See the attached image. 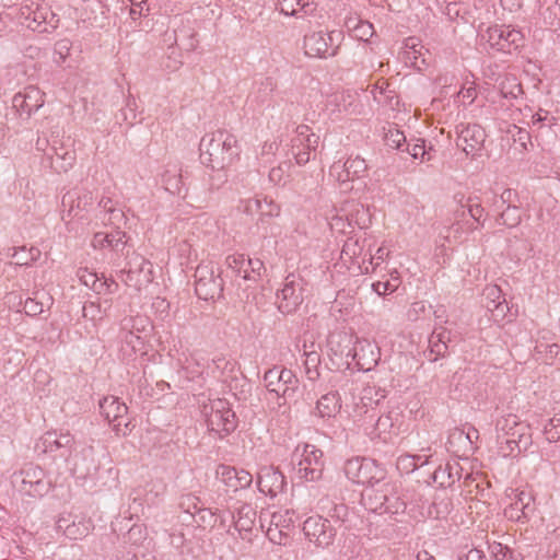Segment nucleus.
Wrapping results in <instances>:
<instances>
[{
	"instance_id": "f257e3e1",
	"label": "nucleus",
	"mask_w": 560,
	"mask_h": 560,
	"mask_svg": "<svg viewBox=\"0 0 560 560\" xmlns=\"http://www.w3.org/2000/svg\"><path fill=\"white\" fill-rule=\"evenodd\" d=\"M199 149L201 162L211 168H225L240 155L235 136L221 129L206 133Z\"/></svg>"
},
{
	"instance_id": "f03ea898",
	"label": "nucleus",
	"mask_w": 560,
	"mask_h": 560,
	"mask_svg": "<svg viewBox=\"0 0 560 560\" xmlns=\"http://www.w3.org/2000/svg\"><path fill=\"white\" fill-rule=\"evenodd\" d=\"M324 463L323 451L313 444H300L292 454L293 470L301 481L319 480L323 476Z\"/></svg>"
},
{
	"instance_id": "7ed1b4c3",
	"label": "nucleus",
	"mask_w": 560,
	"mask_h": 560,
	"mask_svg": "<svg viewBox=\"0 0 560 560\" xmlns=\"http://www.w3.org/2000/svg\"><path fill=\"white\" fill-rule=\"evenodd\" d=\"M394 488L385 480L370 486L362 492V503L366 510L377 514H397L405 508L404 502L394 493Z\"/></svg>"
},
{
	"instance_id": "20e7f679",
	"label": "nucleus",
	"mask_w": 560,
	"mask_h": 560,
	"mask_svg": "<svg viewBox=\"0 0 560 560\" xmlns=\"http://www.w3.org/2000/svg\"><path fill=\"white\" fill-rule=\"evenodd\" d=\"M346 477L353 483L376 486L386 479V469L375 459L369 457H352L345 463Z\"/></svg>"
},
{
	"instance_id": "39448f33",
	"label": "nucleus",
	"mask_w": 560,
	"mask_h": 560,
	"mask_svg": "<svg viewBox=\"0 0 560 560\" xmlns=\"http://www.w3.org/2000/svg\"><path fill=\"white\" fill-rule=\"evenodd\" d=\"M485 208L481 206L478 197H468L466 203L462 205V211H455V222L446 228V235L444 238L450 242L451 236L457 241L462 233H470L478 229V225L483 226Z\"/></svg>"
},
{
	"instance_id": "423d86ee",
	"label": "nucleus",
	"mask_w": 560,
	"mask_h": 560,
	"mask_svg": "<svg viewBox=\"0 0 560 560\" xmlns=\"http://www.w3.org/2000/svg\"><path fill=\"white\" fill-rule=\"evenodd\" d=\"M12 485L22 493L30 497H43L51 488V481L39 466L26 464L12 475Z\"/></svg>"
},
{
	"instance_id": "0eeeda50",
	"label": "nucleus",
	"mask_w": 560,
	"mask_h": 560,
	"mask_svg": "<svg viewBox=\"0 0 560 560\" xmlns=\"http://www.w3.org/2000/svg\"><path fill=\"white\" fill-rule=\"evenodd\" d=\"M195 291L199 299L209 301L220 299L223 292V279L220 267L211 261H201L195 270Z\"/></svg>"
},
{
	"instance_id": "6e6552de",
	"label": "nucleus",
	"mask_w": 560,
	"mask_h": 560,
	"mask_svg": "<svg viewBox=\"0 0 560 560\" xmlns=\"http://www.w3.org/2000/svg\"><path fill=\"white\" fill-rule=\"evenodd\" d=\"M66 462L73 477L84 481H93L100 469L96 451L88 444H75Z\"/></svg>"
},
{
	"instance_id": "1a4fd4ad",
	"label": "nucleus",
	"mask_w": 560,
	"mask_h": 560,
	"mask_svg": "<svg viewBox=\"0 0 560 560\" xmlns=\"http://www.w3.org/2000/svg\"><path fill=\"white\" fill-rule=\"evenodd\" d=\"M306 280L299 273H289L277 293V307L284 315L293 314L304 301Z\"/></svg>"
},
{
	"instance_id": "9d476101",
	"label": "nucleus",
	"mask_w": 560,
	"mask_h": 560,
	"mask_svg": "<svg viewBox=\"0 0 560 560\" xmlns=\"http://www.w3.org/2000/svg\"><path fill=\"white\" fill-rule=\"evenodd\" d=\"M265 386L269 394H273L277 399H283L285 404L295 396L299 388V378L289 369L273 366L264 375ZM282 402H279L281 406Z\"/></svg>"
},
{
	"instance_id": "9b49d317",
	"label": "nucleus",
	"mask_w": 560,
	"mask_h": 560,
	"mask_svg": "<svg viewBox=\"0 0 560 560\" xmlns=\"http://www.w3.org/2000/svg\"><path fill=\"white\" fill-rule=\"evenodd\" d=\"M207 427L212 433L218 434L220 439L229 435L236 429V416L230 408L229 402L223 399H217L206 407Z\"/></svg>"
},
{
	"instance_id": "f8f14e48",
	"label": "nucleus",
	"mask_w": 560,
	"mask_h": 560,
	"mask_svg": "<svg viewBox=\"0 0 560 560\" xmlns=\"http://www.w3.org/2000/svg\"><path fill=\"white\" fill-rule=\"evenodd\" d=\"M100 412L112 425L117 435H128L133 425L128 417V407L116 396H106L100 400Z\"/></svg>"
},
{
	"instance_id": "ddd939ff",
	"label": "nucleus",
	"mask_w": 560,
	"mask_h": 560,
	"mask_svg": "<svg viewBox=\"0 0 560 560\" xmlns=\"http://www.w3.org/2000/svg\"><path fill=\"white\" fill-rule=\"evenodd\" d=\"M94 203L92 191L85 188H73L68 190L61 199V219L66 222L68 230L71 231L70 221L72 219H84V213Z\"/></svg>"
},
{
	"instance_id": "4468645a",
	"label": "nucleus",
	"mask_w": 560,
	"mask_h": 560,
	"mask_svg": "<svg viewBox=\"0 0 560 560\" xmlns=\"http://www.w3.org/2000/svg\"><path fill=\"white\" fill-rule=\"evenodd\" d=\"M75 444L74 436L70 432L47 431L36 442L35 450L67 459Z\"/></svg>"
},
{
	"instance_id": "2eb2a0df",
	"label": "nucleus",
	"mask_w": 560,
	"mask_h": 560,
	"mask_svg": "<svg viewBox=\"0 0 560 560\" xmlns=\"http://www.w3.org/2000/svg\"><path fill=\"white\" fill-rule=\"evenodd\" d=\"M335 32H312L303 40L304 54L311 58H328L337 55L339 45H334Z\"/></svg>"
},
{
	"instance_id": "dca6fc26",
	"label": "nucleus",
	"mask_w": 560,
	"mask_h": 560,
	"mask_svg": "<svg viewBox=\"0 0 560 560\" xmlns=\"http://www.w3.org/2000/svg\"><path fill=\"white\" fill-rule=\"evenodd\" d=\"M303 532L311 542L322 548L330 546L336 537V529L330 521L319 515L307 517L303 523Z\"/></svg>"
},
{
	"instance_id": "f3484780",
	"label": "nucleus",
	"mask_w": 560,
	"mask_h": 560,
	"mask_svg": "<svg viewBox=\"0 0 560 560\" xmlns=\"http://www.w3.org/2000/svg\"><path fill=\"white\" fill-rule=\"evenodd\" d=\"M523 38L521 31L505 25L490 26L486 33L482 34V39L498 51H510L512 47H520L523 43Z\"/></svg>"
},
{
	"instance_id": "a211bd4d",
	"label": "nucleus",
	"mask_w": 560,
	"mask_h": 560,
	"mask_svg": "<svg viewBox=\"0 0 560 560\" xmlns=\"http://www.w3.org/2000/svg\"><path fill=\"white\" fill-rule=\"evenodd\" d=\"M350 355L361 370L370 371L377 364L381 352L375 342L368 339H358L346 353V357Z\"/></svg>"
},
{
	"instance_id": "6ab92c4d",
	"label": "nucleus",
	"mask_w": 560,
	"mask_h": 560,
	"mask_svg": "<svg viewBox=\"0 0 560 560\" xmlns=\"http://www.w3.org/2000/svg\"><path fill=\"white\" fill-rule=\"evenodd\" d=\"M457 147L471 156L481 150L486 140L485 129L477 124L457 126Z\"/></svg>"
},
{
	"instance_id": "aec40b11",
	"label": "nucleus",
	"mask_w": 560,
	"mask_h": 560,
	"mask_svg": "<svg viewBox=\"0 0 560 560\" xmlns=\"http://www.w3.org/2000/svg\"><path fill=\"white\" fill-rule=\"evenodd\" d=\"M368 171V164L364 159L357 155L350 156L347 161L335 162L329 170L330 176L335 177L340 184H347L354 178L364 176Z\"/></svg>"
},
{
	"instance_id": "412c9836",
	"label": "nucleus",
	"mask_w": 560,
	"mask_h": 560,
	"mask_svg": "<svg viewBox=\"0 0 560 560\" xmlns=\"http://www.w3.org/2000/svg\"><path fill=\"white\" fill-rule=\"evenodd\" d=\"M257 487L261 493L275 498L285 490L287 480L278 468L262 466L257 475Z\"/></svg>"
},
{
	"instance_id": "4be33fe9",
	"label": "nucleus",
	"mask_w": 560,
	"mask_h": 560,
	"mask_svg": "<svg viewBox=\"0 0 560 560\" xmlns=\"http://www.w3.org/2000/svg\"><path fill=\"white\" fill-rule=\"evenodd\" d=\"M217 478L225 485V487L237 492L238 490L247 489L253 483V476L249 471L243 468H236L229 465H219L217 468Z\"/></svg>"
},
{
	"instance_id": "5701e85b",
	"label": "nucleus",
	"mask_w": 560,
	"mask_h": 560,
	"mask_svg": "<svg viewBox=\"0 0 560 560\" xmlns=\"http://www.w3.org/2000/svg\"><path fill=\"white\" fill-rule=\"evenodd\" d=\"M59 16L49 7L36 3L32 21L26 27L38 33H50L59 25Z\"/></svg>"
},
{
	"instance_id": "b1692460",
	"label": "nucleus",
	"mask_w": 560,
	"mask_h": 560,
	"mask_svg": "<svg viewBox=\"0 0 560 560\" xmlns=\"http://www.w3.org/2000/svg\"><path fill=\"white\" fill-rule=\"evenodd\" d=\"M365 431L372 441L387 444L398 435L399 429L395 424L393 415L388 412L380 416L371 430L366 428Z\"/></svg>"
},
{
	"instance_id": "393cba45",
	"label": "nucleus",
	"mask_w": 560,
	"mask_h": 560,
	"mask_svg": "<svg viewBox=\"0 0 560 560\" xmlns=\"http://www.w3.org/2000/svg\"><path fill=\"white\" fill-rule=\"evenodd\" d=\"M92 246L95 249L110 248L121 255H128V250L125 253L128 246L127 235L121 230H116L112 233H95L92 238Z\"/></svg>"
},
{
	"instance_id": "a878e982",
	"label": "nucleus",
	"mask_w": 560,
	"mask_h": 560,
	"mask_svg": "<svg viewBox=\"0 0 560 560\" xmlns=\"http://www.w3.org/2000/svg\"><path fill=\"white\" fill-rule=\"evenodd\" d=\"M535 511V504L532 495L525 491L516 494L515 500L505 509V515L511 520L521 522L528 518Z\"/></svg>"
},
{
	"instance_id": "bb28decb",
	"label": "nucleus",
	"mask_w": 560,
	"mask_h": 560,
	"mask_svg": "<svg viewBox=\"0 0 560 560\" xmlns=\"http://www.w3.org/2000/svg\"><path fill=\"white\" fill-rule=\"evenodd\" d=\"M463 468L456 462L440 465L431 475L433 483L440 488H450L462 478Z\"/></svg>"
},
{
	"instance_id": "cd10ccee",
	"label": "nucleus",
	"mask_w": 560,
	"mask_h": 560,
	"mask_svg": "<svg viewBox=\"0 0 560 560\" xmlns=\"http://www.w3.org/2000/svg\"><path fill=\"white\" fill-rule=\"evenodd\" d=\"M450 332L445 329H442L441 331L434 330L430 338H429V348L424 351V357L430 362H435L440 358L446 357L448 352V346L447 341L450 340L448 337Z\"/></svg>"
},
{
	"instance_id": "c85d7f7f",
	"label": "nucleus",
	"mask_w": 560,
	"mask_h": 560,
	"mask_svg": "<svg viewBox=\"0 0 560 560\" xmlns=\"http://www.w3.org/2000/svg\"><path fill=\"white\" fill-rule=\"evenodd\" d=\"M78 277L82 284L91 288L97 294H110L114 293L115 289L118 288V284L114 280H110V282H108L107 279H105L104 277L98 278L95 272L89 271L88 269H80L78 271Z\"/></svg>"
},
{
	"instance_id": "c756f323",
	"label": "nucleus",
	"mask_w": 560,
	"mask_h": 560,
	"mask_svg": "<svg viewBox=\"0 0 560 560\" xmlns=\"http://www.w3.org/2000/svg\"><path fill=\"white\" fill-rule=\"evenodd\" d=\"M425 55H429V51L417 43L416 38L410 37L406 40L404 50V60L406 63L422 71L424 67L428 66Z\"/></svg>"
},
{
	"instance_id": "7c9ffc66",
	"label": "nucleus",
	"mask_w": 560,
	"mask_h": 560,
	"mask_svg": "<svg viewBox=\"0 0 560 560\" xmlns=\"http://www.w3.org/2000/svg\"><path fill=\"white\" fill-rule=\"evenodd\" d=\"M162 183L166 191L172 195L185 197L187 189L183 180L182 170L177 165H170L162 174Z\"/></svg>"
},
{
	"instance_id": "2f4dec72",
	"label": "nucleus",
	"mask_w": 560,
	"mask_h": 560,
	"mask_svg": "<svg viewBox=\"0 0 560 560\" xmlns=\"http://www.w3.org/2000/svg\"><path fill=\"white\" fill-rule=\"evenodd\" d=\"M231 516L234 527L240 534L250 533L256 523L257 512L252 504L243 503L236 514L233 513Z\"/></svg>"
},
{
	"instance_id": "473e14b6",
	"label": "nucleus",
	"mask_w": 560,
	"mask_h": 560,
	"mask_svg": "<svg viewBox=\"0 0 560 560\" xmlns=\"http://www.w3.org/2000/svg\"><path fill=\"white\" fill-rule=\"evenodd\" d=\"M341 409V398L338 392L323 395L316 402V412L320 418H334Z\"/></svg>"
},
{
	"instance_id": "72a5a7b5",
	"label": "nucleus",
	"mask_w": 560,
	"mask_h": 560,
	"mask_svg": "<svg viewBox=\"0 0 560 560\" xmlns=\"http://www.w3.org/2000/svg\"><path fill=\"white\" fill-rule=\"evenodd\" d=\"M347 220L349 228L368 229L371 224L370 210L359 202H352L347 210Z\"/></svg>"
},
{
	"instance_id": "f704fd0d",
	"label": "nucleus",
	"mask_w": 560,
	"mask_h": 560,
	"mask_svg": "<svg viewBox=\"0 0 560 560\" xmlns=\"http://www.w3.org/2000/svg\"><path fill=\"white\" fill-rule=\"evenodd\" d=\"M383 140L387 148L405 152L407 139L396 124L387 122L383 127Z\"/></svg>"
},
{
	"instance_id": "c9c22d12",
	"label": "nucleus",
	"mask_w": 560,
	"mask_h": 560,
	"mask_svg": "<svg viewBox=\"0 0 560 560\" xmlns=\"http://www.w3.org/2000/svg\"><path fill=\"white\" fill-rule=\"evenodd\" d=\"M315 345L311 343L310 347L306 343L303 345V357L304 360V369L307 380L315 382L319 377L318 366L320 364V354L317 350L314 349Z\"/></svg>"
},
{
	"instance_id": "e433bc0d",
	"label": "nucleus",
	"mask_w": 560,
	"mask_h": 560,
	"mask_svg": "<svg viewBox=\"0 0 560 560\" xmlns=\"http://www.w3.org/2000/svg\"><path fill=\"white\" fill-rule=\"evenodd\" d=\"M466 439L467 436L465 430L455 428L448 434L446 442L447 450L455 454L462 452L464 455H466L470 453V442H468Z\"/></svg>"
},
{
	"instance_id": "4c0bfd02",
	"label": "nucleus",
	"mask_w": 560,
	"mask_h": 560,
	"mask_svg": "<svg viewBox=\"0 0 560 560\" xmlns=\"http://www.w3.org/2000/svg\"><path fill=\"white\" fill-rule=\"evenodd\" d=\"M196 500H197V498H195L192 495H187V498H186V501L188 502V504H190V503L194 504V511H190L189 509H187V512L189 514H191L192 516L197 515L199 517L198 522H201L203 524H208V525H212V523L215 524V522L219 518L221 525H224V523H225L224 514L213 513L210 509H199V508H197V505L195 503Z\"/></svg>"
},
{
	"instance_id": "58836bf2",
	"label": "nucleus",
	"mask_w": 560,
	"mask_h": 560,
	"mask_svg": "<svg viewBox=\"0 0 560 560\" xmlns=\"http://www.w3.org/2000/svg\"><path fill=\"white\" fill-rule=\"evenodd\" d=\"M296 137L292 139V148L305 147L307 149H316L319 137L310 132L308 126L301 125L296 128Z\"/></svg>"
},
{
	"instance_id": "ea45409f",
	"label": "nucleus",
	"mask_w": 560,
	"mask_h": 560,
	"mask_svg": "<svg viewBox=\"0 0 560 560\" xmlns=\"http://www.w3.org/2000/svg\"><path fill=\"white\" fill-rule=\"evenodd\" d=\"M296 514L293 510H279L270 514V524L282 528L284 530L290 529L295 522Z\"/></svg>"
},
{
	"instance_id": "a19ab883",
	"label": "nucleus",
	"mask_w": 560,
	"mask_h": 560,
	"mask_svg": "<svg viewBox=\"0 0 560 560\" xmlns=\"http://www.w3.org/2000/svg\"><path fill=\"white\" fill-rule=\"evenodd\" d=\"M57 144L58 141L54 140L50 149L52 153H47V155L51 158L52 162L55 161V159L57 161H62L63 163L60 165V168L67 171L68 167H71L74 162V152L66 150L62 143H60V145Z\"/></svg>"
},
{
	"instance_id": "79ce46f5",
	"label": "nucleus",
	"mask_w": 560,
	"mask_h": 560,
	"mask_svg": "<svg viewBox=\"0 0 560 560\" xmlns=\"http://www.w3.org/2000/svg\"><path fill=\"white\" fill-rule=\"evenodd\" d=\"M518 425L517 417L514 415H508L497 420L495 430L498 432V440L505 436H514L516 433L513 431Z\"/></svg>"
},
{
	"instance_id": "37998d69",
	"label": "nucleus",
	"mask_w": 560,
	"mask_h": 560,
	"mask_svg": "<svg viewBox=\"0 0 560 560\" xmlns=\"http://www.w3.org/2000/svg\"><path fill=\"white\" fill-rule=\"evenodd\" d=\"M432 148L425 149L423 139H417L415 143L407 142L405 145V152H408L412 159H420L421 162L431 160Z\"/></svg>"
},
{
	"instance_id": "c03bdc74",
	"label": "nucleus",
	"mask_w": 560,
	"mask_h": 560,
	"mask_svg": "<svg viewBox=\"0 0 560 560\" xmlns=\"http://www.w3.org/2000/svg\"><path fill=\"white\" fill-rule=\"evenodd\" d=\"M399 284V273L395 270L394 273H392L390 280L376 281L372 284V289L378 296H384L386 294L394 293L398 289Z\"/></svg>"
},
{
	"instance_id": "a18cd8bd",
	"label": "nucleus",
	"mask_w": 560,
	"mask_h": 560,
	"mask_svg": "<svg viewBox=\"0 0 560 560\" xmlns=\"http://www.w3.org/2000/svg\"><path fill=\"white\" fill-rule=\"evenodd\" d=\"M13 250L12 257L15 258V265L18 266H30L40 255V252L35 247L26 249L23 246Z\"/></svg>"
},
{
	"instance_id": "49530a36",
	"label": "nucleus",
	"mask_w": 560,
	"mask_h": 560,
	"mask_svg": "<svg viewBox=\"0 0 560 560\" xmlns=\"http://www.w3.org/2000/svg\"><path fill=\"white\" fill-rule=\"evenodd\" d=\"M363 244H361L359 238L348 237L343 243L341 249V257L345 259H349L352 261L354 258H358L363 253Z\"/></svg>"
},
{
	"instance_id": "de8ad7c7",
	"label": "nucleus",
	"mask_w": 560,
	"mask_h": 560,
	"mask_svg": "<svg viewBox=\"0 0 560 560\" xmlns=\"http://www.w3.org/2000/svg\"><path fill=\"white\" fill-rule=\"evenodd\" d=\"M147 539V532L141 525H132L124 536V544L132 548L140 547Z\"/></svg>"
},
{
	"instance_id": "09e8293b",
	"label": "nucleus",
	"mask_w": 560,
	"mask_h": 560,
	"mask_svg": "<svg viewBox=\"0 0 560 560\" xmlns=\"http://www.w3.org/2000/svg\"><path fill=\"white\" fill-rule=\"evenodd\" d=\"M521 211L516 206H506L500 213V223L509 228H514L521 223Z\"/></svg>"
},
{
	"instance_id": "8fccbe9b",
	"label": "nucleus",
	"mask_w": 560,
	"mask_h": 560,
	"mask_svg": "<svg viewBox=\"0 0 560 560\" xmlns=\"http://www.w3.org/2000/svg\"><path fill=\"white\" fill-rule=\"evenodd\" d=\"M544 434L548 442L560 441V413L555 415L544 427Z\"/></svg>"
},
{
	"instance_id": "3c124183",
	"label": "nucleus",
	"mask_w": 560,
	"mask_h": 560,
	"mask_svg": "<svg viewBox=\"0 0 560 560\" xmlns=\"http://www.w3.org/2000/svg\"><path fill=\"white\" fill-rule=\"evenodd\" d=\"M452 95H456V100H455V103H462L463 105H466V104H471L476 96H477V91H476V88L470 85L468 88H463L460 91H456V89H454L452 92H451Z\"/></svg>"
},
{
	"instance_id": "603ef678",
	"label": "nucleus",
	"mask_w": 560,
	"mask_h": 560,
	"mask_svg": "<svg viewBox=\"0 0 560 560\" xmlns=\"http://www.w3.org/2000/svg\"><path fill=\"white\" fill-rule=\"evenodd\" d=\"M246 259L243 254H232L225 258V265L236 276H241L242 269L246 266Z\"/></svg>"
},
{
	"instance_id": "864d4df0",
	"label": "nucleus",
	"mask_w": 560,
	"mask_h": 560,
	"mask_svg": "<svg viewBox=\"0 0 560 560\" xmlns=\"http://www.w3.org/2000/svg\"><path fill=\"white\" fill-rule=\"evenodd\" d=\"M396 468L400 474L409 475L417 469L412 454H402L397 458Z\"/></svg>"
},
{
	"instance_id": "5fc2aeb1",
	"label": "nucleus",
	"mask_w": 560,
	"mask_h": 560,
	"mask_svg": "<svg viewBox=\"0 0 560 560\" xmlns=\"http://www.w3.org/2000/svg\"><path fill=\"white\" fill-rule=\"evenodd\" d=\"M212 173L209 175V186L211 189H220L223 184L228 182V174L225 168H211Z\"/></svg>"
},
{
	"instance_id": "6e6d98bb",
	"label": "nucleus",
	"mask_w": 560,
	"mask_h": 560,
	"mask_svg": "<svg viewBox=\"0 0 560 560\" xmlns=\"http://www.w3.org/2000/svg\"><path fill=\"white\" fill-rule=\"evenodd\" d=\"M302 0H278V9L281 13L299 16V8Z\"/></svg>"
},
{
	"instance_id": "4d7b16f0",
	"label": "nucleus",
	"mask_w": 560,
	"mask_h": 560,
	"mask_svg": "<svg viewBox=\"0 0 560 560\" xmlns=\"http://www.w3.org/2000/svg\"><path fill=\"white\" fill-rule=\"evenodd\" d=\"M101 220L105 225H113L119 230L120 223L125 221V213L121 209L116 207L112 209L106 217H101Z\"/></svg>"
},
{
	"instance_id": "13d9d810",
	"label": "nucleus",
	"mask_w": 560,
	"mask_h": 560,
	"mask_svg": "<svg viewBox=\"0 0 560 560\" xmlns=\"http://www.w3.org/2000/svg\"><path fill=\"white\" fill-rule=\"evenodd\" d=\"M489 551L494 560H509L511 558V550L508 546L501 542H492L489 545Z\"/></svg>"
},
{
	"instance_id": "bf43d9fd",
	"label": "nucleus",
	"mask_w": 560,
	"mask_h": 560,
	"mask_svg": "<svg viewBox=\"0 0 560 560\" xmlns=\"http://www.w3.org/2000/svg\"><path fill=\"white\" fill-rule=\"evenodd\" d=\"M516 198V192L510 188L504 189L500 197L494 196L493 206L495 210H500L504 205L514 206V199Z\"/></svg>"
},
{
	"instance_id": "052dcab7",
	"label": "nucleus",
	"mask_w": 560,
	"mask_h": 560,
	"mask_svg": "<svg viewBox=\"0 0 560 560\" xmlns=\"http://www.w3.org/2000/svg\"><path fill=\"white\" fill-rule=\"evenodd\" d=\"M373 93V98L374 101L378 104V105H382V104H385V103H389V104H393V105H399V98L397 95L394 94L393 91H389V93H392V95H387L385 91H383L382 89L380 90H373L372 91Z\"/></svg>"
},
{
	"instance_id": "680f3d73",
	"label": "nucleus",
	"mask_w": 560,
	"mask_h": 560,
	"mask_svg": "<svg viewBox=\"0 0 560 560\" xmlns=\"http://www.w3.org/2000/svg\"><path fill=\"white\" fill-rule=\"evenodd\" d=\"M72 43L68 38H62L55 44V54L59 57L58 62L65 61L69 55Z\"/></svg>"
},
{
	"instance_id": "e2e57ef3",
	"label": "nucleus",
	"mask_w": 560,
	"mask_h": 560,
	"mask_svg": "<svg viewBox=\"0 0 560 560\" xmlns=\"http://www.w3.org/2000/svg\"><path fill=\"white\" fill-rule=\"evenodd\" d=\"M500 444V452L503 454V456H512L514 453L520 451L518 442L512 438V439H501L498 440Z\"/></svg>"
},
{
	"instance_id": "0e129e2a",
	"label": "nucleus",
	"mask_w": 560,
	"mask_h": 560,
	"mask_svg": "<svg viewBox=\"0 0 560 560\" xmlns=\"http://www.w3.org/2000/svg\"><path fill=\"white\" fill-rule=\"evenodd\" d=\"M246 266L250 268V279H253L254 281L260 279L262 273L266 271L264 262L258 258H247Z\"/></svg>"
},
{
	"instance_id": "69168bd1",
	"label": "nucleus",
	"mask_w": 560,
	"mask_h": 560,
	"mask_svg": "<svg viewBox=\"0 0 560 560\" xmlns=\"http://www.w3.org/2000/svg\"><path fill=\"white\" fill-rule=\"evenodd\" d=\"M23 310L28 316H37L43 313L44 305L33 298H27L24 302Z\"/></svg>"
},
{
	"instance_id": "338daca9",
	"label": "nucleus",
	"mask_w": 560,
	"mask_h": 560,
	"mask_svg": "<svg viewBox=\"0 0 560 560\" xmlns=\"http://www.w3.org/2000/svg\"><path fill=\"white\" fill-rule=\"evenodd\" d=\"M455 77L447 73L440 74L435 79L436 85H439L442 89L441 94H444L445 96L451 92V90H454L452 89Z\"/></svg>"
},
{
	"instance_id": "774afa93",
	"label": "nucleus",
	"mask_w": 560,
	"mask_h": 560,
	"mask_svg": "<svg viewBox=\"0 0 560 560\" xmlns=\"http://www.w3.org/2000/svg\"><path fill=\"white\" fill-rule=\"evenodd\" d=\"M355 37L361 40H368L373 35V25L365 21H359L354 27Z\"/></svg>"
}]
</instances>
